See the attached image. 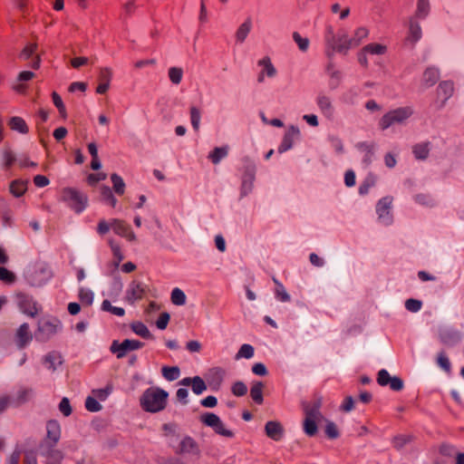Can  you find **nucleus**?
<instances>
[{
    "label": "nucleus",
    "instance_id": "1",
    "mask_svg": "<svg viewBox=\"0 0 464 464\" xmlns=\"http://www.w3.org/2000/svg\"><path fill=\"white\" fill-rule=\"evenodd\" d=\"M169 393L158 387L146 389L140 399V407L148 412L155 413L165 409Z\"/></svg>",
    "mask_w": 464,
    "mask_h": 464
},
{
    "label": "nucleus",
    "instance_id": "2",
    "mask_svg": "<svg viewBox=\"0 0 464 464\" xmlns=\"http://www.w3.org/2000/svg\"><path fill=\"white\" fill-rule=\"evenodd\" d=\"M242 176L240 184L239 197L243 198L248 196L254 189V183L256 180V175L257 167L256 162L249 157H244L242 160Z\"/></svg>",
    "mask_w": 464,
    "mask_h": 464
},
{
    "label": "nucleus",
    "instance_id": "3",
    "mask_svg": "<svg viewBox=\"0 0 464 464\" xmlns=\"http://www.w3.org/2000/svg\"><path fill=\"white\" fill-rule=\"evenodd\" d=\"M392 208L393 198L392 196L382 197L376 202V221L380 226L388 227L394 223V215Z\"/></svg>",
    "mask_w": 464,
    "mask_h": 464
},
{
    "label": "nucleus",
    "instance_id": "4",
    "mask_svg": "<svg viewBox=\"0 0 464 464\" xmlns=\"http://www.w3.org/2000/svg\"><path fill=\"white\" fill-rule=\"evenodd\" d=\"M413 114V109L410 106L400 107L385 113L380 120L382 130H387L394 124H403Z\"/></svg>",
    "mask_w": 464,
    "mask_h": 464
},
{
    "label": "nucleus",
    "instance_id": "5",
    "mask_svg": "<svg viewBox=\"0 0 464 464\" xmlns=\"http://www.w3.org/2000/svg\"><path fill=\"white\" fill-rule=\"evenodd\" d=\"M62 323L55 317H44L38 321L36 339L42 342L49 340L62 330Z\"/></svg>",
    "mask_w": 464,
    "mask_h": 464
},
{
    "label": "nucleus",
    "instance_id": "6",
    "mask_svg": "<svg viewBox=\"0 0 464 464\" xmlns=\"http://www.w3.org/2000/svg\"><path fill=\"white\" fill-rule=\"evenodd\" d=\"M62 199L77 214L82 213L88 204L86 195L72 188H66L63 190Z\"/></svg>",
    "mask_w": 464,
    "mask_h": 464
},
{
    "label": "nucleus",
    "instance_id": "7",
    "mask_svg": "<svg viewBox=\"0 0 464 464\" xmlns=\"http://www.w3.org/2000/svg\"><path fill=\"white\" fill-rule=\"evenodd\" d=\"M199 420L204 425L212 428L216 433L227 438L234 437V432L225 427L217 414L206 412L200 415Z\"/></svg>",
    "mask_w": 464,
    "mask_h": 464
},
{
    "label": "nucleus",
    "instance_id": "8",
    "mask_svg": "<svg viewBox=\"0 0 464 464\" xmlns=\"http://www.w3.org/2000/svg\"><path fill=\"white\" fill-rule=\"evenodd\" d=\"M15 303L21 313L30 317H35L40 309L34 299L31 295L24 293L16 294Z\"/></svg>",
    "mask_w": 464,
    "mask_h": 464
},
{
    "label": "nucleus",
    "instance_id": "9",
    "mask_svg": "<svg viewBox=\"0 0 464 464\" xmlns=\"http://www.w3.org/2000/svg\"><path fill=\"white\" fill-rule=\"evenodd\" d=\"M148 290L149 287L146 284L138 280H132L127 287L125 301L130 304H134L145 296Z\"/></svg>",
    "mask_w": 464,
    "mask_h": 464
},
{
    "label": "nucleus",
    "instance_id": "10",
    "mask_svg": "<svg viewBox=\"0 0 464 464\" xmlns=\"http://www.w3.org/2000/svg\"><path fill=\"white\" fill-rule=\"evenodd\" d=\"M142 346L143 343L138 340L125 339L121 343L113 341L110 350L116 354L118 359H121L127 353L140 349Z\"/></svg>",
    "mask_w": 464,
    "mask_h": 464
},
{
    "label": "nucleus",
    "instance_id": "11",
    "mask_svg": "<svg viewBox=\"0 0 464 464\" xmlns=\"http://www.w3.org/2000/svg\"><path fill=\"white\" fill-rule=\"evenodd\" d=\"M176 453L188 454L198 458L200 456V449L198 442L192 437L187 435L180 440Z\"/></svg>",
    "mask_w": 464,
    "mask_h": 464
},
{
    "label": "nucleus",
    "instance_id": "12",
    "mask_svg": "<svg viewBox=\"0 0 464 464\" xmlns=\"http://www.w3.org/2000/svg\"><path fill=\"white\" fill-rule=\"evenodd\" d=\"M316 105L321 113L328 120L332 119L334 115V106L332 99L324 92H320L315 99Z\"/></svg>",
    "mask_w": 464,
    "mask_h": 464
},
{
    "label": "nucleus",
    "instance_id": "13",
    "mask_svg": "<svg viewBox=\"0 0 464 464\" xmlns=\"http://www.w3.org/2000/svg\"><path fill=\"white\" fill-rule=\"evenodd\" d=\"M300 135L299 128L291 125L286 132L285 133L283 140L278 146L277 151L278 153L282 154L293 148L295 139L298 138Z\"/></svg>",
    "mask_w": 464,
    "mask_h": 464
},
{
    "label": "nucleus",
    "instance_id": "14",
    "mask_svg": "<svg viewBox=\"0 0 464 464\" xmlns=\"http://www.w3.org/2000/svg\"><path fill=\"white\" fill-rule=\"evenodd\" d=\"M111 228L115 234L127 238L129 241L136 240V236L131 231L130 226L123 220L117 218L111 219Z\"/></svg>",
    "mask_w": 464,
    "mask_h": 464
},
{
    "label": "nucleus",
    "instance_id": "15",
    "mask_svg": "<svg viewBox=\"0 0 464 464\" xmlns=\"http://www.w3.org/2000/svg\"><path fill=\"white\" fill-rule=\"evenodd\" d=\"M439 338L442 343L453 346L460 342L461 334L453 328L446 327L440 330Z\"/></svg>",
    "mask_w": 464,
    "mask_h": 464
},
{
    "label": "nucleus",
    "instance_id": "16",
    "mask_svg": "<svg viewBox=\"0 0 464 464\" xmlns=\"http://www.w3.org/2000/svg\"><path fill=\"white\" fill-rule=\"evenodd\" d=\"M33 340V335L30 331L29 324L24 323L20 325L15 333V343L19 349L26 347Z\"/></svg>",
    "mask_w": 464,
    "mask_h": 464
},
{
    "label": "nucleus",
    "instance_id": "17",
    "mask_svg": "<svg viewBox=\"0 0 464 464\" xmlns=\"http://www.w3.org/2000/svg\"><path fill=\"white\" fill-rule=\"evenodd\" d=\"M321 406H322V399L321 398H317L310 403L304 402L303 407H304V411L305 417L310 418V419H314L317 420H322L324 417L320 411Z\"/></svg>",
    "mask_w": 464,
    "mask_h": 464
},
{
    "label": "nucleus",
    "instance_id": "18",
    "mask_svg": "<svg viewBox=\"0 0 464 464\" xmlns=\"http://www.w3.org/2000/svg\"><path fill=\"white\" fill-rule=\"evenodd\" d=\"M265 432L271 440L279 441L284 437L285 430L279 421L269 420L265 425Z\"/></svg>",
    "mask_w": 464,
    "mask_h": 464
},
{
    "label": "nucleus",
    "instance_id": "19",
    "mask_svg": "<svg viewBox=\"0 0 464 464\" xmlns=\"http://www.w3.org/2000/svg\"><path fill=\"white\" fill-rule=\"evenodd\" d=\"M353 48V45L348 38L346 34H343L342 35L338 36L334 46L332 48L331 51H327V55L330 57L332 56L334 52H337L340 53L346 54L350 49Z\"/></svg>",
    "mask_w": 464,
    "mask_h": 464
},
{
    "label": "nucleus",
    "instance_id": "20",
    "mask_svg": "<svg viewBox=\"0 0 464 464\" xmlns=\"http://www.w3.org/2000/svg\"><path fill=\"white\" fill-rule=\"evenodd\" d=\"M422 37V31L420 24L415 18H410L409 21V34L406 38V43L414 46Z\"/></svg>",
    "mask_w": 464,
    "mask_h": 464
},
{
    "label": "nucleus",
    "instance_id": "21",
    "mask_svg": "<svg viewBox=\"0 0 464 464\" xmlns=\"http://www.w3.org/2000/svg\"><path fill=\"white\" fill-rule=\"evenodd\" d=\"M356 149L363 154L362 156V163L367 167L369 166L374 156L375 146L373 143H369L366 141L359 142L356 144Z\"/></svg>",
    "mask_w": 464,
    "mask_h": 464
},
{
    "label": "nucleus",
    "instance_id": "22",
    "mask_svg": "<svg viewBox=\"0 0 464 464\" xmlns=\"http://www.w3.org/2000/svg\"><path fill=\"white\" fill-rule=\"evenodd\" d=\"M440 73L438 68L434 66L428 67L422 75L421 83L426 87L433 86L440 79Z\"/></svg>",
    "mask_w": 464,
    "mask_h": 464
},
{
    "label": "nucleus",
    "instance_id": "23",
    "mask_svg": "<svg viewBox=\"0 0 464 464\" xmlns=\"http://www.w3.org/2000/svg\"><path fill=\"white\" fill-rule=\"evenodd\" d=\"M252 19L251 17L248 16L245 19V21L238 26V28L236 31L235 38L237 43L243 44L246 41L248 34L252 30Z\"/></svg>",
    "mask_w": 464,
    "mask_h": 464
},
{
    "label": "nucleus",
    "instance_id": "24",
    "mask_svg": "<svg viewBox=\"0 0 464 464\" xmlns=\"http://www.w3.org/2000/svg\"><path fill=\"white\" fill-rule=\"evenodd\" d=\"M111 71L109 68H102L100 71L99 74V85L96 89L97 93L103 94L105 93L109 87H110V82L111 79Z\"/></svg>",
    "mask_w": 464,
    "mask_h": 464
},
{
    "label": "nucleus",
    "instance_id": "25",
    "mask_svg": "<svg viewBox=\"0 0 464 464\" xmlns=\"http://www.w3.org/2000/svg\"><path fill=\"white\" fill-rule=\"evenodd\" d=\"M43 363L48 370L54 372L63 363L62 356L57 352H51L44 355Z\"/></svg>",
    "mask_w": 464,
    "mask_h": 464
},
{
    "label": "nucleus",
    "instance_id": "26",
    "mask_svg": "<svg viewBox=\"0 0 464 464\" xmlns=\"http://www.w3.org/2000/svg\"><path fill=\"white\" fill-rule=\"evenodd\" d=\"M228 155V147H216L211 152H209L208 158L215 165H218L222 160L227 158Z\"/></svg>",
    "mask_w": 464,
    "mask_h": 464
},
{
    "label": "nucleus",
    "instance_id": "27",
    "mask_svg": "<svg viewBox=\"0 0 464 464\" xmlns=\"http://www.w3.org/2000/svg\"><path fill=\"white\" fill-rule=\"evenodd\" d=\"M430 11V5L429 0H418L414 16L411 18L425 19Z\"/></svg>",
    "mask_w": 464,
    "mask_h": 464
},
{
    "label": "nucleus",
    "instance_id": "28",
    "mask_svg": "<svg viewBox=\"0 0 464 464\" xmlns=\"http://www.w3.org/2000/svg\"><path fill=\"white\" fill-rule=\"evenodd\" d=\"M8 125L11 130L22 134H26L29 130L25 121L18 116L12 117L8 121Z\"/></svg>",
    "mask_w": 464,
    "mask_h": 464
},
{
    "label": "nucleus",
    "instance_id": "29",
    "mask_svg": "<svg viewBox=\"0 0 464 464\" xmlns=\"http://www.w3.org/2000/svg\"><path fill=\"white\" fill-rule=\"evenodd\" d=\"M430 150V143L429 141L418 143L412 149V152L418 160H426L429 156Z\"/></svg>",
    "mask_w": 464,
    "mask_h": 464
},
{
    "label": "nucleus",
    "instance_id": "30",
    "mask_svg": "<svg viewBox=\"0 0 464 464\" xmlns=\"http://www.w3.org/2000/svg\"><path fill=\"white\" fill-rule=\"evenodd\" d=\"M454 87L453 82L450 81L441 82L438 88V95L443 98V104L453 94Z\"/></svg>",
    "mask_w": 464,
    "mask_h": 464
},
{
    "label": "nucleus",
    "instance_id": "31",
    "mask_svg": "<svg viewBox=\"0 0 464 464\" xmlns=\"http://www.w3.org/2000/svg\"><path fill=\"white\" fill-rule=\"evenodd\" d=\"M47 436L53 442L57 443L61 436V428L57 421L50 420L47 423Z\"/></svg>",
    "mask_w": 464,
    "mask_h": 464
},
{
    "label": "nucleus",
    "instance_id": "32",
    "mask_svg": "<svg viewBox=\"0 0 464 464\" xmlns=\"http://www.w3.org/2000/svg\"><path fill=\"white\" fill-rule=\"evenodd\" d=\"M263 388L264 384L262 382H254L252 383L251 389H250V396L252 400L257 403L262 404L263 403Z\"/></svg>",
    "mask_w": 464,
    "mask_h": 464
},
{
    "label": "nucleus",
    "instance_id": "33",
    "mask_svg": "<svg viewBox=\"0 0 464 464\" xmlns=\"http://www.w3.org/2000/svg\"><path fill=\"white\" fill-rule=\"evenodd\" d=\"M360 93L361 89L357 86H353L343 93L342 101L347 104H354L357 102Z\"/></svg>",
    "mask_w": 464,
    "mask_h": 464
},
{
    "label": "nucleus",
    "instance_id": "34",
    "mask_svg": "<svg viewBox=\"0 0 464 464\" xmlns=\"http://www.w3.org/2000/svg\"><path fill=\"white\" fill-rule=\"evenodd\" d=\"M161 373L167 381L173 382L180 376V370L178 366H163Z\"/></svg>",
    "mask_w": 464,
    "mask_h": 464
},
{
    "label": "nucleus",
    "instance_id": "35",
    "mask_svg": "<svg viewBox=\"0 0 464 464\" xmlns=\"http://www.w3.org/2000/svg\"><path fill=\"white\" fill-rule=\"evenodd\" d=\"M258 65L263 67L262 72H264L266 76L273 78L276 74V69L272 64L269 57L266 56L263 59L258 61Z\"/></svg>",
    "mask_w": 464,
    "mask_h": 464
},
{
    "label": "nucleus",
    "instance_id": "36",
    "mask_svg": "<svg viewBox=\"0 0 464 464\" xmlns=\"http://www.w3.org/2000/svg\"><path fill=\"white\" fill-rule=\"evenodd\" d=\"M26 182L23 180H14L10 184V192L16 198L22 197L27 189Z\"/></svg>",
    "mask_w": 464,
    "mask_h": 464
},
{
    "label": "nucleus",
    "instance_id": "37",
    "mask_svg": "<svg viewBox=\"0 0 464 464\" xmlns=\"http://www.w3.org/2000/svg\"><path fill=\"white\" fill-rule=\"evenodd\" d=\"M413 199L417 204L421 206L429 208H433L436 206L435 199L430 194L419 193L413 197Z\"/></svg>",
    "mask_w": 464,
    "mask_h": 464
},
{
    "label": "nucleus",
    "instance_id": "38",
    "mask_svg": "<svg viewBox=\"0 0 464 464\" xmlns=\"http://www.w3.org/2000/svg\"><path fill=\"white\" fill-rule=\"evenodd\" d=\"M318 421L319 420H317L305 417L304 420V423H303L304 432L309 437L314 436L318 430L317 429Z\"/></svg>",
    "mask_w": 464,
    "mask_h": 464
},
{
    "label": "nucleus",
    "instance_id": "39",
    "mask_svg": "<svg viewBox=\"0 0 464 464\" xmlns=\"http://www.w3.org/2000/svg\"><path fill=\"white\" fill-rule=\"evenodd\" d=\"M190 123L195 131H198L201 121V111L196 106H191L189 110Z\"/></svg>",
    "mask_w": 464,
    "mask_h": 464
},
{
    "label": "nucleus",
    "instance_id": "40",
    "mask_svg": "<svg viewBox=\"0 0 464 464\" xmlns=\"http://www.w3.org/2000/svg\"><path fill=\"white\" fill-rule=\"evenodd\" d=\"M273 281L276 285L275 291L276 297L281 302H289L291 299L290 295L286 292L282 283H280L276 278H273Z\"/></svg>",
    "mask_w": 464,
    "mask_h": 464
},
{
    "label": "nucleus",
    "instance_id": "41",
    "mask_svg": "<svg viewBox=\"0 0 464 464\" xmlns=\"http://www.w3.org/2000/svg\"><path fill=\"white\" fill-rule=\"evenodd\" d=\"M292 36L301 52L305 53L309 49L310 41L307 37H303L298 32H294Z\"/></svg>",
    "mask_w": 464,
    "mask_h": 464
},
{
    "label": "nucleus",
    "instance_id": "42",
    "mask_svg": "<svg viewBox=\"0 0 464 464\" xmlns=\"http://www.w3.org/2000/svg\"><path fill=\"white\" fill-rule=\"evenodd\" d=\"M369 34V31L365 27H359L355 33L354 35L350 38L353 48L359 46L363 39H365Z\"/></svg>",
    "mask_w": 464,
    "mask_h": 464
},
{
    "label": "nucleus",
    "instance_id": "43",
    "mask_svg": "<svg viewBox=\"0 0 464 464\" xmlns=\"http://www.w3.org/2000/svg\"><path fill=\"white\" fill-rule=\"evenodd\" d=\"M111 180L113 185V189L118 195H122L125 191V182L122 178L116 173L111 175Z\"/></svg>",
    "mask_w": 464,
    "mask_h": 464
},
{
    "label": "nucleus",
    "instance_id": "44",
    "mask_svg": "<svg viewBox=\"0 0 464 464\" xmlns=\"http://www.w3.org/2000/svg\"><path fill=\"white\" fill-rule=\"evenodd\" d=\"M255 349L251 344L245 343L241 345L237 353L236 354V360L241 358L251 359L254 356Z\"/></svg>",
    "mask_w": 464,
    "mask_h": 464
},
{
    "label": "nucleus",
    "instance_id": "45",
    "mask_svg": "<svg viewBox=\"0 0 464 464\" xmlns=\"http://www.w3.org/2000/svg\"><path fill=\"white\" fill-rule=\"evenodd\" d=\"M328 141L331 145V148L339 155L344 153V147L343 140L335 135L328 136Z\"/></svg>",
    "mask_w": 464,
    "mask_h": 464
},
{
    "label": "nucleus",
    "instance_id": "46",
    "mask_svg": "<svg viewBox=\"0 0 464 464\" xmlns=\"http://www.w3.org/2000/svg\"><path fill=\"white\" fill-rule=\"evenodd\" d=\"M170 299L174 304L183 305L186 304L187 297L185 293L181 289L176 287L171 292Z\"/></svg>",
    "mask_w": 464,
    "mask_h": 464
},
{
    "label": "nucleus",
    "instance_id": "47",
    "mask_svg": "<svg viewBox=\"0 0 464 464\" xmlns=\"http://www.w3.org/2000/svg\"><path fill=\"white\" fill-rule=\"evenodd\" d=\"M192 392L197 394L200 395L205 391H207L208 387L203 379L199 376H195L194 381L191 385Z\"/></svg>",
    "mask_w": 464,
    "mask_h": 464
},
{
    "label": "nucleus",
    "instance_id": "48",
    "mask_svg": "<svg viewBox=\"0 0 464 464\" xmlns=\"http://www.w3.org/2000/svg\"><path fill=\"white\" fill-rule=\"evenodd\" d=\"M131 330L142 338H150L151 336L148 327L140 322L133 323Z\"/></svg>",
    "mask_w": 464,
    "mask_h": 464
},
{
    "label": "nucleus",
    "instance_id": "49",
    "mask_svg": "<svg viewBox=\"0 0 464 464\" xmlns=\"http://www.w3.org/2000/svg\"><path fill=\"white\" fill-rule=\"evenodd\" d=\"M375 185V178L373 176H368L358 188V193L361 196H365L369 193L371 188Z\"/></svg>",
    "mask_w": 464,
    "mask_h": 464
},
{
    "label": "nucleus",
    "instance_id": "50",
    "mask_svg": "<svg viewBox=\"0 0 464 464\" xmlns=\"http://www.w3.org/2000/svg\"><path fill=\"white\" fill-rule=\"evenodd\" d=\"M337 37L334 34V31L332 25H328L325 29L324 41L328 48L327 51H331L335 44Z\"/></svg>",
    "mask_w": 464,
    "mask_h": 464
},
{
    "label": "nucleus",
    "instance_id": "51",
    "mask_svg": "<svg viewBox=\"0 0 464 464\" xmlns=\"http://www.w3.org/2000/svg\"><path fill=\"white\" fill-rule=\"evenodd\" d=\"M102 309L103 311L110 312L117 316H123L125 314V310L122 307L111 305V304L109 300H104L102 302Z\"/></svg>",
    "mask_w": 464,
    "mask_h": 464
},
{
    "label": "nucleus",
    "instance_id": "52",
    "mask_svg": "<svg viewBox=\"0 0 464 464\" xmlns=\"http://www.w3.org/2000/svg\"><path fill=\"white\" fill-rule=\"evenodd\" d=\"M183 76V70L179 67H170L169 69V77L173 84H179Z\"/></svg>",
    "mask_w": 464,
    "mask_h": 464
},
{
    "label": "nucleus",
    "instance_id": "53",
    "mask_svg": "<svg viewBox=\"0 0 464 464\" xmlns=\"http://www.w3.org/2000/svg\"><path fill=\"white\" fill-rule=\"evenodd\" d=\"M3 159L5 169L11 168L15 161H18V160L15 157V154L10 149L7 148L5 149L3 151Z\"/></svg>",
    "mask_w": 464,
    "mask_h": 464
},
{
    "label": "nucleus",
    "instance_id": "54",
    "mask_svg": "<svg viewBox=\"0 0 464 464\" xmlns=\"http://www.w3.org/2000/svg\"><path fill=\"white\" fill-rule=\"evenodd\" d=\"M15 278V275L13 272L9 271L4 266L0 267V281H3L8 285H12L14 283Z\"/></svg>",
    "mask_w": 464,
    "mask_h": 464
},
{
    "label": "nucleus",
    "instance_id": "55",
    "mask_svg": "<svg viewBox=\"0 0 464 464\" xmlns=\"http://www.w3.org/2000/svg\"><path fill=\"white\" fill-rule=\"evenodd\" d=\"M364 51L371 54H383L386 52V46L381 44H369L364 46Z\"/></svg>",
    "mask_w": 464,
    "mask_h": 464
},
{
    "label": "nucleus",
    "instance_id": "56",
    "mask_svg": "<svg viewBox=\"0 0 464 464\" xmlns=\"http://www.w3.org/2000/svg\"><path fill=\"white\" fill-rule=\"evenodd\" d=\"M437 363L446 372H450L451 364H450V362L449 358L447 357V355L445 354L444 352H440L438 354Z\"/></svg>",
    "mask_w": 464,
    "mask_h": 464
},
{
    "label": "nucleus",
    "instance_id": "57",
    "mask_svg": "<svg viewBox=\"0 0 464 464\" xmlns=\"http://www.w3.org/2000/svg\"><path fill=\"white\" fill-rule=\"evenodd\" d=\"M31 393H32V390H27V389L20 390L17 392L15 399L14 398V406H18V405L27 401L29 395Z\"/></svg>",
    "mask_w": 464,
    "mask_h": 464
},
{
    "label": "nucleus",
    "instance_id": "58",
    "mask_svg": "<svg viewBox=\"0 0 464 464\" xmlns=\"http://www.w3.org/2000/svg\"><path fill=\"white\" fill-rule=\"evenodd\" d=\"M85 408L91 412H97L100 411L102 407L96 398L89 396L85 401Z\"/></svg>",
    "mask_w": 464,
    "mask_h": 464
},
{
    "label": "nucleus",
    "instance_id": "59",
    "mask_svg": "<svg viewBox=\"0 0 464 464\" xmlns=\"http://www.w3.org/2000/svg\"><path fill=\"white\" fill-rule=\"evenodd\" d=\"M232 393L235 396L241 397L246 394L247 387L243 382H236L232 386Z\"/></svg>",
    "mask_w": 464,
    "mask_h": 464
},
{
    "label": "nucleus",
    "instance_id": "60",
    "mask_svg": "<svg viewBox=\"0 0 464 464\" xmlns=\"http://www.w3.org/2000/svg\"><path fill=\"white\" fill-rule=\"evenodd\" d=\"M422 307V303L420 300L410 298L407 299L405 302V308L411 312V313H417L419 312Z\"/></svg>",
    "mask_w": 464,
    "mask_h": 464
},
{
    "label": "nucleus",
    "instance_id": "61",
    "mask_svg": "<svg viewBox=\"0 0 464 464\" xmlns=\"http://www.w3.org/2000/svg\"><path fill=\"white\" fill-rule=\"evenodd\" d=\"M37 49L36 44H27L21 52L19 57L23 60H28L32 58Z\"/></svg>",
    "mask_w": 464,
    "mask_h": 464
},
{
    "label": "nucleus",
    "instance_id": "62",
    "mask_svg": "<svg viewBox=\"0 0 464 464\" xmlns=\"http://www.w3.org/2000/svg\"><path fill=\"white\" fill-rule=\"evenodd\" d=\"M342 80V73L340 71H332L330 73L329 87L331 90H335Z\"/></svg>",
    "mask_w": 464,
    "mask_h": 464
},
{
    "label": "nucleus",
    "instance_id": "63",
    "mask_svg": "<svg viewBox=\"0 0 464 464\" xmlns=\"http://www.w3.org/2000/svg\"><path fill=\"white\" fill-rule=\"evenodd\" d=\"M79 297L81 301L87 305L92 304L93 302V293L88 289L81 288Z\"/></svg>",
    "mask_w": 464,
    "mask_h": 464
},
{
    "label": "nucleus",
    "instance_id": "64",
    "mask_svg": "<svg viewBox=\"0 0 464 464\" xmlns=\"http://www.w3.org/2000/svg\"><path fill=\"white\" fill-rule=\"evenodd\" d=\"M111 391H112V387L111 385H108L105 388L92 391V393L94 394L96 399H98L100 401H105L108 398V396L111 394Z\"/></svg>",
    "mask_w": 464,
    "mask_h": 464
}]
</instances>
